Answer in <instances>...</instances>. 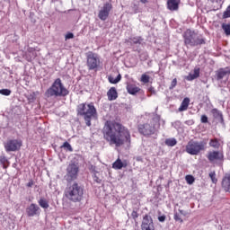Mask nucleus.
Segmentation results:
<instances>
[{"label":"nucleus","mask_w":230,"mask_h":230,"mask_svg":"<svg viewBox=\"0 0 230 230\" xmlns=\"http://www.w3.org/2000/svg\"><path fill=\"white\" fill-rule=\"evenodd\" d=\"M103 138L111 146H123L124 143L130 145V131L118 122L106 121L102 128Z\"/></svg>","instance_id":"f257e3e1"},{"label":"nucleus","mask_w":230,"mask_h":230,"mask_svg":"<svg viewBox=\"0 0 230 230\" xmlns=\"http://www.w3.org/2000/svg\"><path fill=\"white\" fill-rule=\"evenodd\" d=\"M85 195V189L84 186L76 181L67 183L65 189V197L70 202H82Z\"/></svg>","instance_id":"f03ea898"},{"label":"nucleus","mask_w":230,"mask_h":230,"mask_svg":"<svg viewBox=\"0 0 230 230\" xmlns=\"http://www.w3.org/2000/svg\"><path fill=\"white\" fill-rule=\"evenodd\" d=\"M161 116L156 115L153 119L147 120L144 124H139L137 128L139 134L145 136L146 137H149V136H154V134H157L159 128L161 127Z\"/></svg>","instance_id":"7ed1b4c3"},{"label":"nucleus","mask_w":230,"mask_h":230,"mask_svg":"<svg viewBox=\"0 0 230 230\" xmlns=\"http://www.w3.org/2000/svg\"><path fill=\"white\" fill-rule=\"evenodd\" d=\"M69 94V91L64 84H62V79L57 78L52 85L45 92V96L47 98H58L65 97Z\"/></svg>","instance_id":"20e7f679"},{"label":"nucleus","mask_w":230,"mask_h":230,"mask_svg":"<svg viewBox=\"0 0 230 230\" xmlns=\"http://www.w3.org/2000/svg\"><path fill=\"white\" fill-rule=\"evenodd\" d=\"M78 116H84L87 127H91V119L96 118V108L93 103H81L77 106Z\"/></svg>","instance_id":"39448f33"},{"label":"nucleus","mask_w":230,"mask_h":230,"mask_svg":"<svg viewBox=\"0 0 230 230\" xmlns=\"http://www.w3.org/2000/svg\"><path fill=\"white\" fill-rule=\"evenodd\" d=\"M184 44L186 46H202V44H206V38H204L200 34H197L195 31L191 30H187L183 33Z\"/></svg>","instance_id":"423d86ee"},{"label":"nucleus","mask_w":230,"mask_h":230,"mask_svg":"<svg viewBox=\"0 0 230 230\" xmlns=\"http://www.w3.org/2000/svg\"><path fill=\"white\" fill-rule=\"evenodd\" d=\"M208 142L206 141H195L190 140L188 142L186 146V152L190 155H199L200 152H204L206 150V146Z\"/></svg>","instance_id":"0eeeda50"},{"label":"nucleus","mask_w":230,"mask_h":230,"mask_svg":"<svg viewBox=\"0 0 230 230\" xmlns=\"http://www.w3.org/2000/svg\"><path fill=\"white\" fill-rule=\"evenodd\" d=\"M80 172V165L78 164L71 163L66 167V174L65 175L66 181L70 183L78 179Z\"/></svg>","instance_id":"6e6552de"},{"label":"nucleus","mask_w":230,"mask_h":230,"mask_svg":"<svg viewBox=\"0 0 230 230\" xmlns=\"http://www.w3.org/2000/svg\"><path fill=\"white\" fill-rule=\"evenodd\" d=\"M86 66L89 71H96L100 67V57L93 52H88L86 54Z\"/></svg>","instance_id":"1a4fd4ad"},{"label":"nucleus","mask_w":230,"mask_h":230,"mask_svg":"<svg viewBox=\"0 0 230 230\" xmlns=\"http://www.w3.org/2000/svg\"><path fill=\"white\" fill-rule=\"evenodd\" d=\"M22 146V141L19 139H7L4 142V147L5 152H17V150H21Z\"/></svg>","instance_id":"9d476101"},{"label":"nucleus","mask_w":230,"mask_h":230,"mask_svg":"<svg viewBox=\"0 0 230 230\" xmlns=\"http://www.w3.org/2000/svg\"><path fill=\"white\" fill-rule=\"evenodd\" d=\"M112 10V4L111 2H106L103 4L102 7H101L98 17L101 21H107L109 19V15L111 11Z\"/></svg>","instance_id":"9b49d317"},{"label":"nucleus","mask_w":230,"mask_h":230,"mask_svg":"<svg viewBox=\"0 0 230 230\" xmlns=\"http://www.w3.org/2000/svg\"><path fill=\"white\" fill-rule=\"evenodd\" d=\"M142 230H155L154 226V219L149 215H146L143 217L142 224H141Z\"/></svg>","instance_id":"f8f14e48"},{"label":"nucleus","mask_w":230,"mask_h":230,"mask_svg":"<svg viewBox=\"0 0 230 230\" xmlns=\"http://www.w3.org/2000/svg\"><path fill=\"white\" fill-rule=\"evenodd\" d=\"M26 214L28 217H39L40 215V208L32 203L26 208Z\"/></svg>","instance_id":"ddd939ff"},{"label":"nucleus","mask_w":230,"mask_h":230,"mask_svg":"<svg viewBox=\"0 0 230 230\" xmlns=\"http://www.w3.org/2000/svg\"><path fill=\"white\" fill-rule=\"evenodd\" d=\"M207 158L209 163H214V161H222V159H224V155L219 151H210L208 153Z\"/></svg>","instance_id":"4468645a"},{"label":"nucleus","mask_w":230,"mask_h":230,"mask_svg":"<svg viewBox=\"0 0 230 230\" xmlns=\"http://www.w3.org/2000/svg\"><path fill=\"white\" fill-rule=\"evenodd\" d=\"M179 3H181V0H167L168 10H171V12L179 10Z\"/></svg>","instance_id":"2eb2a0df"},{"label":"nucleus","mask_w":230,"mask_h":230,"mask_svg":"<svg viewBox=\"0 0 230 230\" xmlns=\"http://www.w3.org/2000/svg\"><path fill=\"white\" fill-rule=\"evenodd\" d=\"M222 188L225 191H228V193H230V173L226 174L223 178Z\"/></svg>","instance_id":"dca6fc26"},{"label":"nucleus","mask_w":230,"mask_h":230,"mask_svg":"<svg viewBox=\"0 0 230 230\" xmlns=\"http://www.w3.org/2000/svg\"><path fill=\"white\" fill-rule=\"evenodd\" d=\"M107 96L109 102H114V100L118 99V91L116 90L115 87H111L108 92H107Z\"/></svg>","instance_id":"f3484780"},{"label":"nucleus","mask_w":230,"mask_h":230,"mask_svg":"<svg viewBox=\"0 0 230 230\" xmlns=\"http://www.w3.org/2000/svg\"><path fill=\"white\" fill-rule=\"evenodd\" d=\"M217 80H222L225 78V76H227V75H230V70H227V68H220L217 71Z\"/></svg>","instance_id":"a211bd4d"},{"label":"nucleus","mask_w":230,"mask_h":230,"mask_svg":"<svg viewBox=\"0 0 230 230\" xmlns=\"http://www.w3.org/2000/svg\"><path fill=\"white\" fill-rule=\"evenodd\" d=\"M127 91H128V94L134 95V94H137V93H139L141 91V88L136 86V84H128Z\"/></svg>","instance_id":"6ab92c4d"},{"label":"nucleus","mask_w":230,"mask_h":230,"mask_svg":"<svg viewBox=\"0 0 230 230\" xmlns=\"http://www.w3.org/2000/svg\"><path fill=\"white\" fill-rule=\"evenodd\" d=\"M199 76H200V69L196 68L192 74H189V75L186 77V80H188V82H191L199 78Z\"/></svg>","instance_id":"aec40b11"},{"label":"nucleus","mask_w":230,"mask_h":230,"mask_svg":"<svg viewBox=\"0 0 230 230\" xmlns=\"http://www.w3.org/2000/svg\"><path fill=\"white\" fill-rule=\"evenodd\" d=\"M211 113L216 119H218V121H220V123H224V115H222V111L217 109H213L211 111Z\"/></svg>","instance_id":"412c9836"},{"label":"nucleus","mask_w":230,"mask_h":230,"mask_svg":"<svg viewBox=\"0 0 230 230\" xmlns=\"http://www.w3.org/2000/svg\"><path fill=\"white\" fill-rule=\"evenodd\" d=\"M190 105V98L186 97L181 103L179 108V112H184V111H188V107Z\"/></svg>","instance_id":"4be33fe9"},{"label":"nucleus","mask_w":230,"mask_h":230,"mask_svg":"<svg viewBox=\"0 0 230 230\" xmlns=\"http://www.w3.org/2000/svg\"><path fill=\"white\" fill-rule=\"evenodd\" d=\"M127 166H128V164H123V162H121L119 159H118L112 164V168L114 170H121L122 168H127Z\"/></svg>","instance_id":"5701e85b"},{"label":"nucleus","mask_w":230,"mask_h":230,"mask_svg":"<svg viewBox=\"0 0 230 230\" xmlns=\"http://www.w3.org/2000/svg\"><path fill=\"white\" fill-rule=\"evenodd\" d=\"M38 203L40 208H43V209H48V208H49V203L44 198L40 199Z\"/></svg>","instance_id":"b1692460"},{"label":"nucleus","mask_w":230,"mask_h":230,"mask_svg":"<svg viewBox=\"0 0 230 230\" xmlns=\"http://www.w3.org/2000/svg\"><path fill=\"white\" fill-rule=\"evenodd\" d=\"M208 145L212 148H216V149L220 148V142L217 138L210 139Z\"/></svg>","instance_id":"393cba45"},{"label":"nucleus","mask_w":230,"mask_h":230,"mask_svg":"<svg viewBox=\"0 0 230 230\" xmlns=\"http://www.w3.org/2000/svg\"><path fill=\"white\" fill-rule=\"evenodd\" d=\"M108 80L110 84H118L121 80V75L119 74L116 78H114L113 76H109Z\"/></svg>","instance_id":"a878e982"},{"label":"nucleus","mask_w":230,"mask_h":230,"mask_svg":"<svg viewBox=\"0 0 230 230\" xmlns=\"http://www.w3.org/2000/svg\"><path fill=\"white\" fill-rule=\"evenodd\" d=\"M165 145L167 146H175V145H177V139H175V138H167V139H165Z\"/></svg>","instance_id":"bb28decb"},{"label":"nucleus","mask_w":230,"mask_h":230,"mask_svg":"<svg viewBox=\"0 0 230 230\" xmlns=\"http://www.w3.org/2000/svg\"><path fill=\"white\" fill-rule=\"evenodd\" d=\"M222 30H224L226 35L229 37L230 35V24L223 23L222 24Z\"/></svg>","instance_id":"cd10ccee"},{"label":"nucleus","mask_w":230,"mask_h":230,"mask_svg":"<svg viewBox=\"0 0 230 230\" xmlns=\"http://www.w3.org/2000/svg\"><path fill=\"white\" fill-rule=\"evenodd\" d=\"M140 82H142L143 84H148V82H150V75H146V74H143L141 75Z\"/></svg>","instance_id":"c85d7f7f"},{"label":"nucleus","mask_w":230,"mask_h":230,"mask_svg":"<svg viewBox=\"0 0 230 230\" xmlns=\"http://www.w3.org/2000/svg\"><path fill=\"white\" fill-rule=\"evenodd\" d=\"M185 180H186L187 184H190V185H191V184H193V182H195V177H193V175H187L185 177Z\"/></svg>","instance_id":"c756f323"},{"label":"nucleus","mask_w":230,"mask_h":230,"mask_svg":"<svg viewBox=\"0 0 230 230\" xmlns=\"http://www.w3.org/2000/svg\"><path fill=\"white\" fill-rule=\"evenodd\" d=\"M0 94L3 96H10L12 94V90L10 89H1L0 90Z\"/></svg>","instance_id":"7c9ffc66"},{"label":"nucleus","mask_w":230,"mask_h":230,"mask_svg":"<svg viewBox=\"0 0 230 230\" xmlns=\"http://www.w3.org/2000/svg\"><path fill=\"white\" fill-rule=\"evenodd\" d=\"M209 177H210L213 184H217V182L218 181V180H217V173H215V172H209Z\"/></svg>","instance_id":"2f4dec72"},{"label":"nucleus","mask_w":230,"mask_h":230,"mask_svg":"<svg viewBox=\"0 0 230 230\" xmlns=\"http://www.w3.org/2000/svg\"><path fill=\"white\" fill-rule=\"evenodd\" d=\"M62 148H66V150H68V152H73V147L68 142H65L62 146Z\"/></svg>","instance_id":"473e14b6"},{"label":"nucleus","mask_w":230,"mask_h":230,"mask_svg":"<svg viewBox=\"0 0 230 230\" xmlns=\"http://www.w3.org/2000/svg\"><path fill=\"white\" fill-rule=\"evenodd\" d=\"M173 218L176 222H181V224H182V222H183L182 218L181 217V216L177 212L174 213Z\"/></svg>","instance_id":"72a5a7b5"},{"label":"nucleus","mask_w":230,"mask_h":230,"mask_svg":"<svg viewBox=\"0 0 230 230\" xmlns=\"http://www.w3.org/2000/svg\"><path fill=\"white\" fill-rule=\"evenodd\" d=\"M131 42L133 44H141V38H132Z\"/></svg>","instance_id":"f704fd0d"},{"label":"nucleus","mask_w":230,"mask_h":230,"mask_svg":"<svg viewBox=\"0 0 230 230\" xmlns=\"http://www.w3.org/2000/svg\"><path fill=\"white\" fill-rule=\"evenodd\" d=\"M177 86V78H174L172 83H171V85L169 87L170 90L173 89L174 87Z\"/></svg>","instance_id":"c9c22d12"},{"label":"nucleus","mask_w":230,"mask_h":230,"mask_svg":"<svg viewBox=\"0 0 230 230\" xmlns=\"http://www.w3.org/2000/svg\"><path fill=\"white\" fill-rule=\"evenodd\" d=\"M66 40H69V39H75V34H73V32H68L66 37H65Z\"/></svg>","instance_id":"e433bc0d"},{"label":"nucleus","mask_w":230,"mask_h":230,"mask_svg":"<svg viewBox=\"0 0 230 230\" xmlns=\"http://www.w3.org/2000/svg\"><path fill=\"white\" fill-rule=\"evenodd\" d=\"M172 127H174V128H179V127H181V121L176 120V121L172 122Z\"/></svg>","instance_id":"4c0bfd02"},{"label":"nucleus","mask_w":230,"mask_h":230,"mask_svg":"<svg viewBox=\"0 0 230 230\" xmlns=\"http://www.w3.org/2000/svg\"><path fill=\"white\" fill-rule=\"evenodd\" d=\"M200 121H201V123H208V116L207 115H201Z\"/></svg>","instance_id":"58836bf2"},{"label":"nucleus","mask_w":230,"mask_h":230,"mask_svg":"<svg viewBox=\"0 0 230 230\" xmlns=\"http://www.w3.org/2000/svg\"><path fill=\"white\" fill-rule=\"evenodd\" d=\"M131 217H132V218H134V220H136V218H137V217H139V214H137V212L136 210H133L131 213Z\"/></svg>","instance_id":"ea45409f"},{"label":"nucleus","mask_w":230,"mask_h":230,"mask_svg":"<svg viewBox=\"0 0 230 230\" xmlns=\"http://www.w3.org/2000/svg\"><path fill=\"white\" fill-rule=\"evenodd\" d=\"M93 181H94V182H97L98 184H100V182H102V180L100 178H98V176H96V174L93 175Z\"/></svg>","instance_id":"a19ab883"},{"label":"nucleus","mask_w":230,"mask_h":230,"mask_svg":"<svg viewBox=\"0 0 230 230\" xmlns=\"http://www.w3.org/2000/svg\"><path fill=\"white\" fill-rule=\"evenodd\" d=\"M134 13H141V9L137 7V5H134Z\"/></svg>","instance_id":"79ce46f5"},{"label":"nucleus","mask_w":230,"mask_h":230,"mask_svg":"<svg viewBox=\"0 0 230 230\" xmlns=\"http://www.w3.org/2000/svg\"><path fill=\"white\" fill-rule=\"evenodd\" d=\"M148 92L151 93V94H155V89L153 86L148 88Z\"/></svg>","instance_id":"37998d69"},{"label":"nucleus","mask_w":230,"mask_h":230,"mask_svg":"<svg viewBox=\"0 0 230 230\" xmlns=\"http://www.w3.org/2000/svg\"><path fill=\"white\" fill-rule=\"evenodd\" d=\"M193 123H195V122L193 121V119H190V120H186V121H185V125H189V127L191 126V125H193Z\"/></svg>","instance_id":"c03bdc74"},{"label":"nucleus","mask_w":230,"mask_h":230,"mask_svg":"<svg viewBox=\"0 0 230 230\" xmlns=\"http://www.w3.org/2000/svg\"><path fill=\"white\" fill-rule=\"evenodd\" d=\"M158 220H159V222H164V220H166V216L158 217Z\"/></svg>","instance_id":"a18cd8bd"},{"label":"nucleus","mask_w":230,"mask_h":230,"mask_svg":"<svg viewBox=\"0 0 230 230\" xmlns=\"http://www.w3.org/2000/svg\"><path fill=\"white\" fill-rule=\"evenodd\" d=\"M33 181L32 180H31L27 184H26V186H27V188H31L32 186H33Z\"/></svg>","instance_id":"49530a36"},{"label":"nucleus","mask_w":230,"mask_h":230,"mask_svg":"<svg viewBox=\"0 0 230 230\" xmlns=\"http://www.w3.org/2000/svg\"><path fill=\"white\" fill-rule=\"evenodd\" d=\"M179 213H181V215H183V217H186V215H188V213L182 209H179Z\"/></svg>","instance_id":"de8ad7c7"},{"label":"nucleus","mask_w":230,"mask_h":230,"mask_svg":"<svg viewBox=\"0 0 230 230\" xmlns=\"http://www.w3.org/2000/svg\"><path fill=\"white\" fill-rule=\"evenodd\" d=\"M28 52H29V53H34V52H35V49H33V48H29V49H28Z\"/></svg>","instance_id":"09e8293b"},{"label":"nucleus","mask_w":230,"mask_h":230,"mask_svg":"<svg viewBox=\"0 0 230 230\" xmlns=\"http://www.w3.org/2000/svg\"><path fill=\"white\" fill-rule=\"evenodd\" d=\"M0 161H2V163H4L6 161V158L4 156H0Z\"/></svg>","instance_id":"8fccbe9b"},{"label":"nucleus","mask_w":230,"mask_h":230,"mask_svg":"<svg viewBox=\"0 0 230 230\" xmlns=\"http://www.w3.org/2000/svg\"><path fill=\"white\" fill-rule=\"evenodd\" d=\"M140 1H141V3H143V4L146 3V0H140Z\"/></svg>","instance_id":"3c124183"},{"label":"nucleus","mask_w":230,"mask_h":230,"mask_svg":"<svg viewBox=\"0 0 230 230\" xmlns=\"http://www.w3.org/2000/svg\"><path fill=\"white\" fill-rule=\"evenodd\" d=\"M32 57H36L35 54H32Z\"/></svg>","instance_id":"603ef678"}]
</instances>
